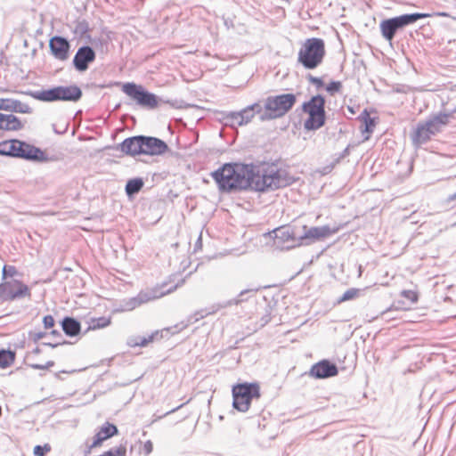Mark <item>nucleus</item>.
<instances>
[{
  "instance_id": "69168bd1",
  "label": "nucleus",
  "mask_w": 456,
  "mask_h": 456,
  "mask_svg": "<svg viewBox=\"0 0 456 456\" xmlns=\"http://www.w3.org/2000/svg\"><path fill=\"white\" fill-rule=\"evenodd\" d=\"M187 415H188L187 413H186V414H184V415L183 416V419L186 418V417H187Z\"/></svg>"
},
{
  "instance_id": "f3484780",
  "label": "nucleus",
  "mask_w": 456,
  "mask_h": 456,
  "mask_svg": "<svg viewBox=\"0 0 456 456\" xmlns=\"http://www.w3.org/2000/svg\"><path fill=\"white\" fill-rule=\"evenodd\" d=\"M117 150L127 156L135 157L142 155L141 135H134L126 138L122 142L117 145Z\"/></svg>"
},
{
  "instance_id": "052dcab7",
  "label": "nucleus",
  "mask_w": 456,
  "mask_h": 456,
  "mask_svg": "<svg viewBox=\"0 0 456 456\" xmlns=\"http://www.w3.org/2000/svg\"><path fill=\"white\" fill-rule=\"evenodd\" d=\"M53 365H54V362H53V361H48V362L45 364V367L46 369H48V368H50V367H52V366H53Z\"/></svg>"
},
{
  "instance_id": "cd10ccee",
  "label": "nucleus",
  "mask_w": 456,
  "mask_h": 456,
  "mask_svg": "<svg viewBox=\"0 0 456 456\" xmlns=\"http://www.w3.org/2000/svg\"><path fill=\"white\" fill-rule=\"evenodd\" d=\"M15 351L10 349H0V368L5 369L11 366L15 360Z\"/></svg>"
},
{
  "instance_id": "09e8293b",
  "label": "nucleus",
  "mask_w": 456,
  "mask_h": 456,
  "mask_svg": "<svg viewBox=\"0 0 456 456\" xmlns=\"http://www.w3.org/2000/svg\"><path fill=\"white\" fill-rule=\"evenodd\" d=\"M153 450V444L151 441L148 440L146 441L142 445V452L145 455H149L151 453Z\"/></svg>"
},
{
  "instance_id": "37998d69",
  "label": "nucleus",
  "mask_w": 456,
  "mask_h": 456,
  "mask_svg": "<svg viewBox=\"0 0 456 456\" xmlns=\"http://www.w3.org/2000/svg\"><path fill=\"white\" fill-rule=\"evenodd\" d=\"M10 140L0 142V155L10 157Z\"/></svg>"
},
{
  "instance_id": "4be33fe9",
  "label": "nucleus",
  "mask_w": 456,
  "mask_h": 456,
  "mask_svg": "<svg viewBox=\"0 0 456 456\" xmlns=\"http://www.w3.org/2000/svg\"><path fill=\"white\" fill-rule=\"evenodd\" d=\"M22 146L18 150L19 152L22 151L24 154L29 151L28 156L27 157H20V159H24L27 160H34V161H41L45 162L48 160V158L44 151L40 148H37L34 145L28 144L26 142L21 141Z\"/></svg>"
},
{
  "instance_id": "c85d7f7f",
  "label": "nucleus",
  "mask_w": 456,
  "mask_h": 456,
  "mask_svg": "<svg viewBox=\"0 0 456 456\" xmlns=\"http://www.w3.org/2000/svg\"><path fill=\"white\" fill-rule=\"evenodd\" d=\"M111 323V318L110 317H99V318H94L91 320L89 323V329L90 330H99L103 329L110 325Z\"/></svg>"
},
{
  "instance_id": "f704fd0d",
  "label": "nucleus",
  "mask_w": 456,
  "mask_h": 456,
  "mask_svg": "<svg viewBox=\"0 0 456 456\" xmlns=\"http://www.w3.org/2000/svg\"><path fill=\"white\" fill-rule=\"evenodd\" d=\"M358 294H359L358 289H354V288L349 289L341 296V297L338 299V303L352 300V299L355 298L358 296Z\"/></svg>"
},
{
  "instance_id": "423d86ee",
  "label": "nucleus",
  "mask_w": 456,
  "mask_h": 456,
  "mask_svg": "<svg viewBox=\"0 0 456 456\" xmlns=\"http://www.w3.org/2000/svg\"><path fill=\"white\" fill-rule=\"evenodd\" d=\"M326 100L323 95L316 94L302 104V111L308 115L304 122V128L307 131H316L322 127L326 122Z\"/></svg>"
},
{
  "instance_id": "4d7b16f0",
  "label": "nucleus",
  "mask_w": 456,
  "mask_h": 456,
  "mask_svg": "<svg viewBox=\"0 0 456 456\" xmlns=\"http://www.w3.org/2000/svg\"><path fill=\"white\" fill-rule=\"evenodd\" d=\"M30 366H31V368H33L34 370H46V368L45 367V364L43 365V364H37V363H36V364H31Z\"/></svg>"
},
{
  "instance_id": "de8ad7c7",
  "label": "nucleus",
  "mask_w": 456,
  "mask_h": 456,
  "mask_svg": "<svg viewBox=\"0 0 456 456\" xmlns=\"http://www.w3.org/2000/svg\"><path fill=\"white\" fill-rule=\"evenodd\" d=\"M140 340V336H131L127 338L126 344L130 347L138 346V342Z\"/></svg>"
},
{
  "instance_id": "603ef678",
  "label": "nucleus",
  "mask_w": 456,
  "mask_h": 456,
  "mask_svg": "<svg viewBox=\"0 0 456 456\" xmlns=\"http://www.w3.org/2000/svg\"><path fill=\"white\" fill-rule=\"evenodd\" d=\"M50 336L53 337V338L54 339V341H61V338H62V335L61 333L57 330H53L51 332H50Z\"/></svg>"
},
{
  "instance_id": "393cba45",
  "label": "nucleus",
  "mask_w": 456,
  "mask_h": 456,
  "mask_svg": "<svg viewBox=\"0 0 456 456\" xmlns=\"http://www.w3.org/2000/svg\"><path fill=\"white\" fill-rule=\"evenodd\" d=\"M63 332L68 337L77 336L81 331V323L75 318L66 316L61 322Z\"/></svg>"
},
{
  "instance_id": "b1692460",
  "label": "nucleus",
  "mask_w": 456,
  "mask_h": 456,
  "mask_svg": "<svg viewBox=\"0 0 456 456\" xmlns=\"http://www.w3.org/2000/svg\"><path fill=\"white\" fill-rule=\"evenodd\" d=\"M239 113L240 116V124L245 126L253 119L256 114L260 116L261 113H263V107L259 102H255L242 109L239 111Z\"/></svg>"
},
{
  "instance_id": "4468645a",
  "label": "nucleus",
  "mask_w": 456,
  "mask_h": 456,
  "mask_svg": "<svg viewBox=\"0 0 456 456\" xmlns=\"http://www.w3.org/2000/svg\"><path fill=\"white\" fill-rule=\"evenodd\" d=\"M338 373V366L327 359L314 363L309 370V376L317 379L332 378L337 376Z\"/></svg>"
},
{
  "instance_id": "5701e85b",
  "label": "nucleus",
  "mask_w": 456,
  "mask_h": 456,
  "mask_svg": "<svg viewBox=\"0 0 456 456\" xmlns=\"http://www.w3.org/2000/svg\"><path fill=\"white\" fill-rule=\"evenodd\" d=\"M117 433V427L113 424L106 422L94 436L92 447L99 446L103 441L113 436Z\"/></svg>"
},
{
  "instance_id": "f257e3e1",
  "label": "nucleus",
  "mask_w": 456,
  "mask_h": 456,
  "mask_svg": "<svg viewBox=\"0 0 456 456\" xmlns=\"http://www.w3.org/2000/svg\"><path fill=\"white\" fill-rule=\"evenodd\" d=\"M222 192L253 190L259 192L275 191L293 184L296 178L274 163H225L211 173Z\"/></svg>"
},
{
  "instance_id": "a19ab883",
  "label": "nucleus",
  "mask_w": 456,
  "mask_h": 456,
  "mask_svg": "<svg viewBox=\"0 0 456 456\" xmlns=\"http://www.w3.org/2000/svg\"><path fill=\"white\" fill-rule=\"evenodd\" d=\"M169 330H170L169 328L164 329L162 330H155L151 335H149V338H151V342L159 340L160 338H162L164 337V333H166V335H167L169 333Z\"/></svg>"
},
{
  "instance_id": "1a4fd4ad",
  "label": "nucleus",
  "mask_w": 456,
  "mask_h": 456,
  "mask_svg": "<svg viewBox=\"0 0 456 456\" xmlns=\"http://www.w3.org/2000/svg\"><path fill=\"white\" fill-rule=\"evenodd\" d=\"M31 291L21 281L12 280L0 283V301H14L23 297H30Z\"/></svg>"
},
{
  "instance_id": "c03bdc74",
  "label": "nucleus",
  "mask_w": 456,
  "mask_h": 456,
  "mask_svg": "<svg viewBox=\"0 0 456 456\" xmlns=\"http://www.w3.org/2000/svg\"><path fill=\"white\" fill-rule=\"evenodd\" d=\"M401 305H403V303L401 301H397L390 308L383 311L381 313V315L382 316H387V315H388L389 313L393 312L394 310L407 309V307H403Z\"/></svg>"
},
{
  "instance_id": "aec40b11",
  "label": "nucleus",
  "mask_w": 456,
  "mask_h": 456,
  "mask_svg": "<svg viewBox=\"0 0 456 456\" xmlns=\"http://www.w3.org/2000/svg\"><path fill=\"white\" fill-rule=\"evenodd\" d=\"M432 136H434V134L429 126H426L425 121H420L417 124L415 130L411 134V139L415 147H419L430 141Z\"/></svg>"
},
{
  "instance_id": "f8f14e48",
  "label": "nucleus",
  "mask_w": 456,
  "mask_h": 456,
  "mask_svg": "<svg viewBox=\"0 0 456 456\" xmlns=\"http://www.w3.org/2000/svg\"><path fill=\"white\" fill-rule=\"evenodd\" d=\"M142 155L163 156L169 151L167 143L155 136L141 134Z\"/></svg>"
},
{
  "instance_id": "2eb2a0df",
  "label": "nucleus",
  "mask_w": 456,
  "mask_h": 456,
  "mask_svg": "<svg viewBox=\"0 0 456 456\" xmlns=\"http://www.w3.org/2000/svg\"><path fill=\"white\" fill-rule=\"evenodd\" d=\"M96 53L93 47L83 45L78 48L73 58V66L76 70L84 72L88 69L89 64L94 61Z\"/></svg>"
},
{
  "instance_id": "f03ea898",
  "label": "nucleus",
  "mask_w": 456,
  "mask_h": 456,
  "mask_svg": "<svg viewBox=\"0 0 456 456\" xmlns=\"http://www.w3.org/2000/svg\"><path fill=\"white\" fill-rule=\"evenodd\" d=\"M122 92L126 94L132 101L142 108L153 110L159 106V102H163L162 99L146 90L142 85L135 84L134 82H126L122 86ZM165 103L170 106L182 109L183 108V101H164Z\"/></svg>"
},
{
  "instance_id": "7c9ffc66",
  "label": "nucleus",
  "mask_w": 456,
  "mask_h": 456,
  "mask_svg": "<svg viewBox=\"0 0 456 456\" xmlns=\"http://www.w3.org/2000/svg\"><path fill=\"white\" fill-rule=\"evenodd\" d=\"M225 124L231 126H241L239 111H230L224 116Z\"/></svg>"
},
{
  "instance_id": "58836bf2",
  "label": "nucleus",
  "mask_w": 456,
  "mask_h": 456,
  "mask_svg": "<svg viewBox=\"0 0 456 456\" xmlns=\"http://www.w3.org/2000/svg\"><path fill=\"white\" fill-rule=\"evenodd\" d=\"M401 296L406 299H408L411 304H414L418 301V294L412 290H403L401 292Z\"/></svg>"
},
{
  "instance_id": "6e6d98bb",
  "label": "nucleus",
  "mask_w": 456,
  "mask_h": 456,
  "mask_svg": "<svg viewBox=\"0 0 456 456\" xmlns=\"http://www.w3.org/2000/svg\"><path fill=\"white\" fill-rule=\"evenodd\" d=\"M251 291H253V290H252V289H244V290L240 291V295H239V297H240V299H237V300L235 301V303H236V304H239L240 302H242V301L244 300V299H243V296H244V295H246V294H247V293H248V292H251Z\"/></svg>"
},
{
  "instance_id": "e433bc0d",
  "label": "nucleus",
  "mask_w": 456,
  "mask_h": 456,
  "mask_svg": "<svg viewBox=\"0 0 456 456\" xmlns=\"http://www.w3.org/2000/svg\"><path fill=\"white\" fill-rule=\"evenodd\" d=\"M342 87V84L339 81H331L326 86V91L330 94L334 95L338 93Z\"/></svg>"
},
{
  "instance_id": "79ce46f5",
  "label": "nucleus",
  "mask_w": 456,
  "mask_h": 456,
  "mask_svg": "<svg viewBox=\"0 0 456 456\" xmlns=\"http://www.w3.org/2000/svg\"><path fill=\"white\" fill-rule=\"evenodd\" d=\"M444 205L449 208H453L456 207V191L452 194H450L445 199Z\"/></svg>"
},
{
  "instance_id": "8fccbe9b",
  "label": "nucleus",
  "mask_w": 456,
  "mask_h": 456,
  "mask_svg": "<svg viewBox=\"0 0 456 456\" xmlns=\"http://www.w3.org/2000/svg\"><path fill=\"white\" fill-rule=\"evenodd\" d=\"M66 344H69L68 341L66 340H62V341H54V342H45L43 343L44 346H50L52 348H55L61 345H66Z\"/></svg>"
},
{
  "instance_id": "49530a36",
  "label": "nucleus",
  "mask_w": 456,
  "mask_h": 456,
  "mask_svg": "<svg viewBox=\"0 0 456 456\" xmlns=\"http://www.w3.org/2000/svg\"><path fill=\"white\" fill-rule=\"evenodd\" d=\"M43 323H44L45 329H51L54 326L55 322H54L53 317L52 315L48 314L43 318Z\"/></svg>"
},
{
  "instance_id": "bf43d9fd",
  "label": "nucleus",
  "mask_w": 456,
  "mask_h": 456,
  "mask_svg": "<svg viewBox=\"0 0 456 456\" xmlns=\"http://www.w3.org/2000/svg\"><path fill=\"white\" fill-rule=\"evenodd\" d=\"M205 315L201 312H197L195 314V322L199 321L200 319H202Z\"/></svg>"
},
{
  "instance_id": "ddd939ff",
  "label": "nucleus",
  "mask_w": 456,
  "mask_h": 456,
  "mask_svg": "<svg viewBox=\"0 0 456 456\" xmlns=\"http://www.w3.org/2000/svg\"><path fill=\"white\" fill-rule=\"evenodd\" d=\"M232 399H255L259 398L260 387L257 382H241L232 386Z\"/></svg>"
},
{
  "instance_id": "5fc2aeb1",
  "label": "nucleus",
  "mask_w": 456,
  "mask_h": 456,
  "mask_svg": "<svg viewBox=\"0 0 456 456\" xmlns=\"http://www.w3.org/2000/svg\"><path fill=\"white\" fill-rule=\"evenodd\" d=\"M185 405H186V403H183V404H181V405H179V406H177V407H175V408H172L171 410H168V411H167L166 412H164L163 414H161V415L159 416V418H161V417H163V416H166V415H167V414H169V413H171V412H174V411H176V410H181V409H183Z\"/></svg>"
},
{
  "instance_id": "13d9d810",
  "label": "nucleus",
  "mask_w": 456,
  "mask_h": 456,
  "mask_svg": "<svg viewBox=\"0 0 456 456\" xmlns=\"http://www.w3.org/2000/svg\"><path fill=\"white\" fill-rule=\"evenodd\" d=\"M349 152H350V150H349V146H347L346 149H344V151H342L341 155H340V158H345L346 156L349 155Z\"/></svg>"
},
{
  "instance_id": "2f4dec72",
  "label": "nucleus",
  "mask_w": 456,
  "mask_h": 456,
  "mask_svg": "<svg viewBox=\"0 0 456 456\" xmlns=\"http://www.w3.org/2000/svg\"><path fill=\"white\" fill-rule=\"evenodd\" d=\"M89 31L88 22L86 20H79L76 23L74 32L81 37H84Z\"/></svg>"
},
{
  "instance_id": "ea45409f",
  "label": "nucleus",
  "mask_w": 456,
  "mask_h": 456,
  "mask_svg": "<svg viewBox=\"0 0 456 456\" xmlns=\"http://www.w3.org/2000/svg\"><path fill=\"white\" fill-rule=\"evenodd\" d=\"M306 79L313 85H314L317 89H320L324 86V82L321 77H314L311 74L306 76Z\"/></svg>"
},
{
  "instance_id": "9d476101",
  "label": "nucleus",
  "mask_w": 456,
  "mask_h": 456,
  "mask_svg": "<svg viewBox=\"0 0 456 456\" xmlns=\"http://www.w3.org/2000/svg\"><path fill=\"white\" fill-rule=\"evenodd\" d=\"M299 228V236L297 237V245H309L316 240H323L331 234L335 233L338 230L331 229L329 225L314 226L308 228L303 225Z\"/></svg>"
},
{
  "instance_id": "a18cd8bd",
  "label": "nucleus",
  "mask_w": 456,
  "mask_h": 456,
  "mask_svg": "<svg viewBox=\"0 0 456 456\" xmlns=\"http://www.w3.org/2000/svg\"><path fill=\"white\" fill-rule=\"evenodd\" d=\"M271 312L269 310H266V314L265 315H263L260 319V321L258 322V327L259 328H263L265 327L267 323H269L271 322Z\"/></svg>"
},
{
  "instance_id": "3c124183",
  "label": "nucleus",
  "mask_w": 456,
  "mask_h": 456,
  "mask_svg": "<svg viewBox=\"0 0 456 456\" xmlns=\"http://www.w3.org/2000/svg\"><path fill=\"white\" fill-rule=\"evenodd\" d=\"M151 342V338H149V336L140 337V340L138 342V346H141V347L146 346Z\"/></svg>"
},
{
  "instance_id": "bb28decb",
  "label": "nucleus",
  "mask_w": 456,
  "mask_h": 456,
  "mask_svg": "<svg viewBox=\"0 0 456 456\" xmlns=\"http://www.w3.org/2000/svg\"><path fill=\"white\" fill-rule=\"evenodd\" d=\"M143 185H144V182H143L142 178L136 177V178L129 179L126 182V188H125L127 197L128 198L134 197L135 194H137L142 189Z\"/></svg>"
},
{
  "instance_id": "6e6552de",
  "label": "nucleus",
  "mask_w": 456,
  "mask_h": 456,
  "mask_svg": "<svg viewBox=\"0 0 456 456\" xmlns=\"http://www.w3.org/2000/svg\"><path fill=\"white\" fill-rule=\"evenodd\" d=\"M184 282V280H182L180 282L175 285L165 289L167 287V283H163L160 287H155L151 289L142 290L137 296L125 298L120 301L118 311H132L136 307L142 305V304L148 303L151 300L159 298L167 294L172 293L175 291L179 286H181Z\"/></svg>"
},
{
  "instance_id": "20e7f679",
  "label": "nucleus",
  "mask_w": 456,
  "mask_h": 456,
  "mask_svg": "<svg viewBox=\"0 0 456 456\" xmlns=\"http://www.w3.org/2000/svg\"><path fill=\"white\" fill-rule=\"evenodd\" d=\"M297 96L294 94H281L268 96L265 100V111L259 116L260 121H268L285 116L296 104Z\"/></svg>"
},
{
  "instance_id": "6ab92c4d",
  "label": "nucleus",
  "mask_w": 456,
  "mask_h": 456,
  "mask_svg": "<svg viewBox=\"0 0 456 456\" xmlns=\"http://www.w3.org/2000/svg\"><path fill=\"white\" fill-rule=\"evenodd\" d=\"M0 110H5L15 113L30 114L32 113V108L27 103L21 102L19 100L11 98H1L0 99Z\"/></svg>"
},
{
  "instance_id": "c9c22d12",
  "label": "nucleus",
  "mask_w": 456,
  "mask_h": 456,
  "mask_svg": "<svg viewBox=\"0 0 456 456\" xmlns=\"http://www.w3.org/2000/svg\"><path fill=\"white\" fill-rule=\"evenodd\" d=\"M251 401H232V406L240 412H246L250 406Z\"/></svg>"
},
{
  "instance_id": "dca6fc26",
  "label": "nucleus",
  "mask_w": 456,
  "mask_h": 456,
  "mask_svg": "<svg viewBox=\"0 0 456 456\" xmlns=\"http://www.w3.org/2000/svg\"><path fill=\"white\" fill-rule=\"evenodd\" d=\"M49 48L53 56L59 61H66L69 57L70 43L61 36H54L49 41Z\"/></svg>"
},
{
  "instance_id": "a211bd4d",
  "label": "nucleus",
  "mask_w": 456,
  "mask_h": 456,
  "mask_svg": "<svg viewBox=\"0 0 456 456\" xmlns=\"http://www.w3.org/2000/svg\"><path fill=\"white\" fill-rule=\"evenodd\" d=\"M452 117L451 113L439 112L430 115L425 120L426 126H429L434 135L442 132L443 128L449 124V119Z\"/></svg>"
},
{
  "instance_id": "0e129e2a",
  "label": "nucleus",
  "mask_w": 456,
  "mask_h": 456,
  "mask_svg": "<svg viewBox=\"0 0 456 456\" xmlns=\"http://www.w3.org/2000/svg\"><path fill=\"white\" fill-rule=\"evenodd\" d=\"M347 110H348V111H349L351 114H354V113H355L354 107L348 106V107H347Z\"/></svg>"
},
{
  "instance_id": "c756f323",
  "label": "nucleus",
  "mask_w": 456,
  "mask_h": 456,
  "mask_svg": "<svg viewBox=\"0 0 456 456\" xmlns=\"http://www.w3.org/2000/svg\"><path fill=\"white\" fill-rule=\"evenodd\" d=\"M21 141L18 139H12L10 140V157L18 158V157H27L29 154V151L26 152L25 154L20 151L19 152L18 150L20 149V146H22Z\"/></svg>"
},
{
  "instance_id": "473e14b6",
  "label": "nucleus",
  "mask_w": 456,
  "mask_h": 456,
  "mask_svg": "<svg viewBox=\"0 0 456 456\" xmlns=\"http://www.w3.org/2000/svg\"><path fill=\"white\" fill-rule=\"evenodd\" d=\"M126 447L123 444L119 446L113 447L100 456H126Z\"/></svg>"
},
{
  "instance_id": "e2e57ef3",
  "label": "nucleus",
  "mask_w": 456,
  "mask_h": 456,
  "mask_svg": "<svg viewBox=\"0 0 456 456\" xmlns=\"http://www.w3.org/2000/svg\"><path fill=\"white\" fill-rule=\"evenodd\" d=\"M195 246H196V248L201 246V236L199 237Z\"/></svg>"
},
{
  "instance_id": "9b49d317",
  "label": "nucleus",
  "mask_w": 456,
  "mask_h": 456,
  "mask_svg": "<svg viewBox=\"0 0 456 456\" xmlns=\"http://www.w3.org/2000/svg\"><path fill=\"white\" fill-rule=\"evenodd\" d=\"M274 234V243L277 247L287 249L298 247L297 237L299 236V228L297 226H281L273 231Z\"/></svg>"
},
{
  "instance_id": "864d4df0",
  "label": "nucleus",
  "mask_w": 456,
  "mask_h": 456,
  "mask_svg": "<svg viewBox=\"0 0 456 456\" xmlns=\"http://www.w3.org/2000/svg\"><path fill=\"white\" fill-rule=\"evenodd\" d=\"M46 336V333L45 332H37L33 335V340L34 342H37L39 341L40 339H42L43 338H45Z\"/></svg>"
},
{
  "instance_id": "7ed1b4c3",
  "label": "nucleus",
  "mask_w": 456,
  "mask_h": 456,
  "mask_svg": "<svg viewBox=\"0 0 456 456\" xmlns=\"http://www.w3.org/2000/svg\"><path fill=\"white\" fill-rule=\"evenodd\" d=\"M26 94L32 98L45 102H78L83 95L82 90L77 85L70 86H58L49 89L38 90V91H28Z\"/></svg>"
},
{
  "instance_id": "4c0bfd02",
  "label": "nucleus",
  "mask_w": 456,
  "mask_h": 456,
  "mask_svg": "<svg viewBox=\"0 0 456 456\" xmlns=\"http://www.w3.org/2000/svg\"><path fill=\"white\" fill-rule=\"evenodd\" d=\"M51 451V446L48 444L45 445H36L34 447V455L35 456H45L47 452Z\"/></svg>"
},
{
  "instance_id": "72a5a7b5",
  "label": "nucleus",
  "mask_w": 456,
  "mask_h": 456,
  "mask_svg": "<svg viewBox=\"0 0 456 456\" xmlns=\"http://www.w3.org/2000/svg\"><path fill=\"white\" fill-rule=\"evenodd\" d=\"M17 269L14 265H4L2 269V280L12 278L17 274Z\"/></svg>"
},
{
  "instance_id": "412c9836",
  "label": "nucleus",
  "mask_w": 456,
  "mask_h": 456,
  "mask_svg": "<svg viewBox=\"0 0 456 456\" xmlns=\"http://www.w3.org/2000/svg\"><path fill=\"white\" fill-rule=\"evenodd\" d=\"M23 127L20 118L13 114L0 113V137L5 131H18Z\"/></svg>"
},
{
  "instance_id": "a878e982",
  "label": "nucleus",
  "mask_w": 456,
  "mask_h": 456,
  "mask_svg": "<svg viewBox=\"0 0 456 456\" xmlns=\"http://www.w3.org/2000/svg\"><path fill=\"white\" fill-rule=\"evenodd\" d=\"M358 119L362 121V125L361 126V132L362 134H367L368 135L365 139H369L370 134L373 132L374 127L376 126L375 118L370 116V113L367 109H364L362 113L359 115Z\"/></svg>"
},
{
  "instance_id": "0eeeda50",
  "label": "nucleus",
  "mask_w": 456,
  "mask_h": 456,
  "mask_svg": "<svg viewBox=\"0 0 456 456\" xmlns=\"http://www.w3.org/2000/svg\"><path fill=\"white\" fill-rule=\"evenodd\" d=\"M430 17L429 13L426 12H412L405 13L399 16L385 19L379 23V28L384 39L390 44L396 35V33L403 28L414 24L419 20Z\"/></svg>"
},
{
  "instance_id": "39448f33",
  "label": "nucleus",
  "mask_w": 456,
  "mask_h": 456,
  "mask_svg": "<svg viewBox=\"0 0 456 456\" xmlns=\"http://www.w3.org/2000/svg\"><path fill=\"white\" fill-rule=\"evenodd\" d=\"M325 54L323 39L318 37L307 38L298 51L297 61L305 69H314L322 63Z\"/></svg>"
},
{
  "instance_id": "680f3d73",
  "label": "nucleus",
  "mask_w": 456,
  "mask_h": 456,
  "mask_svg": "<svg viewBox=\"0 0 456 456\" xmlns=\"http://www.w3.org/2000/svg\"><path fill=\"white\" fill-rule=\"evenodd\" d=\"M33 354H39L41 353V350L39 347H36L33 351H32Z\"/></svg>"
}]
</instances>
